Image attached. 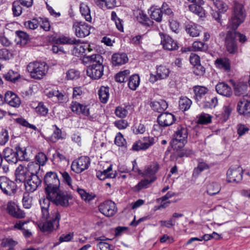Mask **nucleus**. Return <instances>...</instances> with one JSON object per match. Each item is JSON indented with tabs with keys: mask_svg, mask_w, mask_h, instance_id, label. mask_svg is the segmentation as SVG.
I'll use <instances>...</instances> for the list:
<instances>
[{
	"mask_svg": "<svg viewBox=\"0 0 250 250\" xmlns=\"http://www.w3.org/2000/svg\"><path fill=\"white\" fill-rule=\"evenodd\" d=\"M16 34L19 39V42H20L22 44H25L29 40V36L25 32L19 30L16 32Z\"/></svg>",
	"mask_w": 250,
	"mask_h": 250,
	"instance_id": "4d7b16f0",
	"label": "nucleus"
},
{
	"mask_svg": "<svg viewBox=\"0 0 250 250\" xmlns=\"http://www.w3.org/2000/svg\"><path fill=\"white\" fill-rule=\"evenodd\" d=\"M248 86L246 84L240 83L237 84L234 89V92L236 96H241L246 93L247 91Z\"/></svg>",
	"mask_w": 250,
	"mask_h": 250,
	"instance_id": "603ef678",
	"label": "nucleus"
},
{
	"mask_svg": "<svg viewBox=\"0 0 250 250\" xmlns=\"http://www.w3.org/2000/svg\"><path fill=\"white\" fill-rule=\"evenodd\" d=\"M130 70L125 69L117 73L115 76V80L118 83H124L128 80Z\"/></svg>",
	"mask_w": 250,
	"mask_h": 250,
	"instance_id": "a19ab883",
	"label": "nucleus"
},
{
	"mask_svg": "<svg viewBox=\"0 0 250 250\" xmlns=\"http://www.w3.org/2000/svg\"><path fill=\"white\" fill-rule=\"evenodd\" d=\"M72 111L77 114H83L88 116L90 114L89 109L88 105H83L77 102H72L71 104Z\"/></svg>",
	"mask_w": 250,
	"mask_h": 250,
	"instance_id": "412c9836",
	"label": "nucleus"
},
{
	"mask_svg": "<svg viewBox=\"0 0 250 250\" xmlns=\"http://www.w3.org/2000/svg\"><path fill=\"white\" fill-rule=\"evenodd\" d=\"M42 181L47 197L56 206H62V192L60 189V181L57 173L52 171L46 172Z\"/></svg>",
	"mask_w": 250,
	"mask_h": 250,
	"instance_id": "f257e3e1",
	"label": "nucleus"
},
{
	"mask_svg": "<svg viewBox=\"0 0 250 250\" xmlns=\"http://www.w3.org/2000/svg\"><path fill=\"white\" fill-rule=\"evenodd\" d=\"M176 151L177 152V157L179 158H183L185 157H191L193 155H194L193 151L190 148H181Z\"/></svg>",
	"mask_w": 250,
	"mask_h": 250,
	"instance_id": "6e6d98bb",
	"label": "nucleus"
},
{
	"mask_svg": "<svg viewBox=\"0 0 250 250\" xmlns=\"http://www.w3.org/2000/svg\"><path fill=\"white\" fill-rule=\"evenodd\" d=\"M193 90L194 94V99L198 104L202 102V99L208 91L207 87L200 85L193 86Z\"/></svg>",
	"mask_w": 250,
	"mask_h": 250,
	"instance_id": "393cba45",
	"label": "nucleus"
},
{
	"mask_svg": "<svg viewBox=\"0 0 250 250\" xmlns=\"http://www.w3.org/2000/svg\"><path fill=\"white\" fill-rule=\"evenodd\" d=\"M100 212L106 217H112L117 212L116 204L110 200L101 203L98 207Z\"/></svg>",
	"mask_w": 250,
	"mask_h": 250,
	"instance_id": "9d476101",
	"label": "nucleus"
},
{
	"mask_svg": "<svg viewBox=\"0 0 250 250\" xmlns=\"http://www.w3.org/2000/svg\"><path fill=\"white\" fill-rule=\"evenodd\" d=\"M176 121L175 116L167 112L160 114L157 117V122L160 126L166 127L172 125Z\"/></svg>",
	"mask_w": 250,
	"mask_h": 250,
	"instance_id": "dca6fc26",
	"label": "nucleus"
},
{
	"mask_svg": "<svg viewBox=\"0 0 250 250\" xmlns=\"http://www.w3.org/2000/svg\"><path fill=\"white\" fill-rule=\"evenodd\" d=\"M140 83V76L138 74H134L129 77L128 82V86L130 89L135 90L139 86Z\"/></svg>",
	"mask_w": 250,
	"mask_h": 250,
	"instance_id": "4c0bfd02",
	"label": "nucleus"
},
{
	"mask_svg": "<svg viewBox=\"0 0 250 250\" xmlns=\"http://www.w3.org/2000/svg\"><path fill=\"white\" fill-rule=\"evenodd\" d=\"M149 105L154 111L161 114L163 113L168 107V104L167 102L162 99L159 101H151Z\"/></svg>",
	"mask_w": 250,
	"mask_h": 250,
	"instance_id": "b1692460",
	"label": "nucleus"
},
{
	"mask_svg": "<svg viewBox=\"0 0 250 250\" xmlns=\"http://www.w3.org/2000/svg\"><path fill=\"white\" fill-rule=\"evenodd\" d=\"M50 202L52 201L48 197H42L40 200V204L42 210V218L44 219H48L50 217L49 212V208L50 205Z\"/></svg>",
	"mask_w": 250,
	"mask_h": 250,
	"instance_id": "4be33fe9",
	"label": "nucleus"
},
{
	"mask_svg": "<svg viewBox=\"0 0 250 250\" xmlns=\"http://www.w3.org/2000/svg\"><path fill=\"white\" fill-rule=\"evenodd\" d=\"M15 149L18 161L19 160L21 161H28L29 158L25 147H21L20 146H17Z\"/></svg>",
	"mask_w": 250,
	"mask_h": 250,
	"instance_id": "79ce46f5",
	"label": "nucleus"
},
{
	"mask_svg": "<svg viewBox=\"0 0 250 250\" xmlns=\"http://www.w3.org/2000/svg\"><path fill=\"white\" fill-rule=\"evenodd\" d=\"M189 2L192 3L188 5L189 10L193 13L202 18L205 16V10L202 7L204 4L203 0H187Z\"/></svg>",
	"mask_w": 250,
	"mask_h": 250,
	"instance_id": "2eb2a0df",
	"label": "nucleus"
},
{
	"mask_svg": "<svg viewBox=\"0 0 250 250\" xmlns=\"http://www.w3.org/2000/svg\"><path fill=\"white\" fill-rule=\"evenodd\" d=\"M112 165L111 164L106 169L97 171L96 173L97 177L100 180H104L107 178H115L117 175V173L116 171H115L114 172H111L112 170Z\"/></svg>",
	"mask_w": 250,
	"mask_h": 250,
	"instance_id": "5701e85b",
	"label": "nucleus"
},
{
	"mask_svg": "<svg viewBox=\"0 0 250 250\" xmlns=\"http://www.w3.org/2000/svg\"><path fill=\"white\" fill-rule=\"evenodd\" d=\"M20 77V75L17 72L10 70L5 75V79L9 81L15 82Z\"/></svg>",
	"mask_w": 250,
	"mask_h": 250,
	"instance_id": "69168bd1",
	"label": "nucleus"
},
{
	"mask_svg": "<svg viewBox=\"0 0 250 250\" xmlns=\"http://www.w3.org/2000/svg\"><path fill=\"white\" fill-rule=\"evenodd\" d=\"M46 95L49 98H53L55 101H58L62 99V94L60 92L59 90H50Z\"/></svg>",
	"mask_w": 250,
	"mask_h": 250,
	"instance_id": "680f3d73",
	"label": "nucleus"
},
{
	"mask_svg": "<svg viewBox=\"0 0 250 250\" xmlns=\"http://www.w3.org/2000/svg\"><path fill=\"white\" fill-rule=\"evenodd\" d=\"M62 39L59 38L54 40L52 45V50L55 53L59 52H62Z\"/></svg>",
	"mask_w": 250,
	"mask_h": 250,
	"instance_id": "bf43d9fd",
	"label": "nucleus"
},
{
	"mask_svg": "<svg viewBox=\"0 0 250 250\" xmlns=\"http://www.w3.org/2000/svg\"><path fill=\"white\" fill-rule=\"evenodd\" d=\"M0 188L8 195L14 194L17 190L16 184L5 176L0 177Z\"/></svg>",
	"mask_w": 250,
	"mask_h": 250,
	"instance_id": "9b49d317",
	"label": "nucleus"
},
{
	"mask_svg": "<svg viewBox=\"0 0 250 250\" xmlns=\"http://www.w3.org/2000/svg\"><path fill=\"white\" fill-rule=\"evenodd\" d=\"M91 161L88 156H81L73 161L71 165L72 170L77 173H81L88 169Z\"/></svg>",
	"mask_w": 250,
	"mask_h": 250,
	"instance_id": "1a4fd4ad",
	"label": "nucleus"
},
{
	"mask_svg": "<svg viewBox=\"0 0 250 250\" xmlns=\"http://www.w3.org/2000/svg\"><path fill=\"white\" fill-rule=\"evenodd\" d=\"M198 104L204 109H211L215 107L218 104V99L216 97H213L209 100L206 99L205 101H203Z\"/></svg>",
	"mask_w": 250,
	"mask_h": 250,
	"instance_id": "e433bc0d",
	"label": "nucleus"
},
{
	"mask_svg": "<svg viewBox=\"0 0 250 250\" xmlns=\"http://www.w3.org/2000/svg\"><path fill=\"white\" fill-rule=\"evenodd\" d=\"M213 3L220 13H224L228 10V6L223 1L221 0H213Z\"/></svg>",
	"mask_w": 250,
	"mask_h": 250,
	"instance_id": "052dcab7",
	"label": "nucleus"
},
{
	"mask_svg": "<svg viewBox=\"0 0 250 250\" xmlns=\"http://www.w3.org/2000/svg\"><path fill=\"white\" fill-rule=\"evenodd\" d=\"M84 65L89 64L86 69L87 75L92 80H99L104 75V58L99 54L84 56L82 59Z\"/></svg>",
	"mask_w": 250,
	"mask_h": 250,
	"instance_id": "f03ea898",
	"label": "nucleus"
},
{
	"mask_svg": "<svg viewBox=\"0 0 250 250\" xmlns=\"http://www.w3.org/2000/svg\"><path fill=\"white\" fill-rule=\"evenodd\" d=\"M161 44L165 50L169 51L176 50L179 48L177 42L173 39L169 35L160 33Z\"/></svg>",
	"mask_w": 250,
	"mask_h": 250,
	"instance_id": "ddd939ff",
	"label": "nucleus"
},
{
	"mask_svg": "<svg viewBox=\"0 0 250 250\" xmlns=\"http://www.w3.org/2000/svg\"><path fill=\"white\" fill-rule=\"evenodd\" d=\"M98 95L101 102L106 104L109 97V88L108 86H102L98 91Z\"/></svg>",
	"mask_w": 250,
	"mask_h": 250,
	"instance_id": "f704fd0d",
	"label": "nucleus"
},
{
	"mask_svg": "<svg viewBox=\"0 0 250 250\" xmlns=\"http://www.w3.org/2000/svg\"><path fill=\"white\" fill-rule=\"evenodd\" d=\"M212 116L205 112H202L198 117L197 123L199 125H208L212 122Z\"/></svg>",
	"mask_w": 250,
	"mask_h": 250,
	"instance_id": "a18cd8bd",
	"label": "nucleus"
},
{
	"mask_svg": "<svg viewBox=\"0 0 250 250\" xmlns=\"http://www.w3.org/2000/svg\"><path fill=\"white\" fill-rule=\"evenodd\" d=\"M148 13L151 20H155L157 22H160L163 20V13L160 7L158 6H152L148 10Z\"/></svg>",
	"mask_w": 250,
	"mask_h": 250,
	"instance_id": "bb28decb",
	"label": "nucleus"
},
{
	"mask_svg": "<svg viewBox=\"0 0 250 250\" xmlns=\"http://www.w3.org/2000/svg\"><path fill=\"white\" fill-rule=\"evenodd\" d=\"M128 106H118L116 107L114 113L116 116L121 119H124L125 118L128 113L127 110Z\"/></svg>",
	"mask_w": 250,
	"mask_h": 250,
	"instance_id": "09e8293b",
	"label": "nucleus"
},
{
	"mask_svg": "<svg viewBox=\"0 0 250 250\" xmlns=\"http://www.w3.org/2000/svg\"><path fill=\"white\" fill-rule=\"evenodd\" d=\"M200 27L193 22H190L186 26V32L191 37H196L199 36Z\"/></svg>",
	"mask_w": 250,
	"mask_h": 250,
	"instance_id": "473e14b6",
	"label": "nucleus"
},
{
	"mask_svg": "<svg viewBox=\"0 0 250 250\" xmlns=\"http://www.w3.org/2000/svg\"><path fill=\"white\" fill-rule=\"evenodd\" d=\"M61 218V215L59 211L54 210L51 212L49 219L44 222L40 223L39 227L42 231L50 232L53 229H58Z\"/></svg>",
	"mask_w": 250,
	"mask_h": 250,
	"instance_id": "0eeeda50",
	"label": "nucleus"
},
{
	"mask_svg": "<svg viewBox=\"0 0 250 250\" xmlns=\"http://www.w3.org/2000/svg\"><path fill=\"white\" fill-rule=\"evenodd\" d=\"M35 111L38 114L45 116L47 115L48 109L47 107L44 105L43 103L41 102L38 104V106L35 108Z\"/></svg>",
	"mask_w": 250,
	"mask_h": 250,
	"instance_id": "0e129e2a",
	"label": "nucleus"
},
{
	"mask_svg": "<svg viewBox=\"0 0 250 250\" xmlns=\"http://www.w3.org/2000/svg\"><path fill=\"white\" fill-rule=\"evenodd\" d=\"M35 160L37 161V164H39L41 167L44 166L46 164L47 161V157L44 153L40 152L36 155Z\"/></svg>",
	"mask_w": 250,
	"mask_h": 250,
	"instance_id": "e2e57ef3",
	"label": "nucleus"
},
{
	"mask_svg": "<svg viewBox=\"0 0 250 250\" xmlns=\"http://www.w3.org/2000/svg\"><path fill=\"white\" fill-rule=\"evenodd\" d=\"M220 185L217 182H212L207 186V192L209 195H214L220 191Z\"/></svg>",
	"mask_w": 250,
	"mask_h": 250,
	"instance_id": "c03bdc74",
	"label": "nucleus"
},
{
	"mask_svg": "<svg viewBox=\"0 0 250 250\" xmlns=\"http://www.w3.org/2000/svg\"><path fill=\"white\" fill-rule=\"evenodd\" d=\"M169 68L165 65H157L156 68V73L158 74L160 80L167 79L170 73Z\"/></svg>",
	"mask_w": 250,
	"mask_h": 250,
	"instance_id": "2f4dec72",
	"label": "nucleus"
},
{
	"mask_svg": "<svg viewBox=\"0 0 250 250\" xmlns=\"http://www.w3.org/2000/svg\"><path fill=\"white\" fill-rule=\"evenodd\" d=\"M91 27L87 23L83 21L76 22L73 26L75 35L78 38H84L88 36L90 33Z\"/></svg>",
	"mask_w": 250,
	"mask_h": 250,
	"instance_id": "f8f14e48",
	"label": "nucleus"
},
{
	"mask_svg": "<svg viewBox=\"0 0 250 250\" xmlns=\"http://www.w3.org/2000/svg\"><path fill=\"white\" fill-rule=\"evenodd\" d=\"M32 197L28 193H24L22 198V205L25 208H31L32 204Z\"/></svg>",
	"mask_w": 250,
	"mask_h": 250,
	"instance_id": "338daca9",
	"label": "nucleus"
},
{
	"mask_svg": "<svg viewBox=\"0 0 250 250\" xmlns=\"http://www.w3.org/2000/svg\"><path fill=\"white\" fill-rule=\"evenodd\" d=\"M95 3L100 7L105 6L108 9H112L116 6V0H94Z\"/></svg>",
	"mask_w": 250,
	"mask_h": 250,
	"instance_id": "37998d69",
	"label": "nucleus"
},
{
	"mask_svg": "<svg viewBox=\"0 0 250 250\" xmlns=\"http://www.w3.org/2000/svg\"><path fill=\"white\" fill-rule=\"evenodd\" d=\"M169 26L171 31L175 33H179L180 31V23L175 17L168 20Z\"/></svg>",
	"mask_w": 250,
	"mask_h": 250,
	"instance_id": "5fc2aeb1",
	"label": "nucleus"
},
{
	"mask_svg": "<svg viewBox=\"0 0 250 250\" xmlns=\"http://www.w3.org/2000/svg\"><path fill=\"white\" fill-rule=\"evenodd\" d=\"M40 169L41 167L39 164H37L35 162H29L25 167L20 165L16 169V178L22 180L26 176L39 175Z\"/></svg>",
	"mask_w": 250,
	"mask_h": 250,
	"instance_id": "39448f33",
	"label": "nucleus"
},
{
	"mask_svg": "<svg viewBox=\"0 0 250 250\" xmlns=\"http://www.w3.org/2000/svg\"><path fill=\"white\" fill-rule=\"evenodd\" d=\"M27 70L30 77L35 80H41L47 73L46 63L44 62H33L27 66Z\"/></svg>",
	"mask_w": 250,
	"mask_h": 250,
	"instance_id": "423d86ee",
	"label": "nucleus"
},
{
	"mask_svg": "<svg viewBox=\"0 0 250 250\" xmlns=\"http://www.w3.org/2000/svg\"><path fill=\"white\" fill-rule=\"evenodd\" d=\"M236 108L240 115L246 118H250V101L244 99L239 101Z\"/></svg>",
	"mask_w": 250,
	"mask_h": 250,
	"instance_id": "f3484780",
	"label": "nucleus"
},
{
	"mask_svg": "<svg viewBox=\"0 0 250 250\" xmlns=\"http://www.w3.org/2000/svg\"><path fill=\"white\" fill-rule=\"evenodd\" d=\"M192 50L194 51L206 52L208 46L207 43L201 41H195L192 43Z\"/></svg>",
	"mask_w": 250,
	"mask_h": 250,
	"instance_id": "8fccbe9b",
	"label": "nucleus"
},
{
	"mask_svg": "<svg viewBox=\"0 0 250 250\" xmlns=\"http://www.w3.org/2000/svg\"><path fill=\"white\" fill-rule=\"evenodd\" d=\"M156 179V177H154L150 179L141 180L136 186L132 188V190L134 192H138L142 189L147 188L148 185L154 182Z\"/></svg>",
	"mask_w": 250,
	"mask_h": 250,
	"instance_id": "7c9ffc66",
	"label": "nucleus"
},
{
	"mask_svg": "<svg viewBox=\"0 0 250 250\" xmlns=\"http://www.w3.org/2000/svg\"><path fill=\"white\" fill-rule=\"evenodd\" d=\"M77 190L82 199L85 202H89L93 200L96 196L94 194L88 193L84 189L79 188H77Z\"/></svg>",
	"mask_w": 250,
	"mask_h": 250,
	"instance_id": "3c124183",
	"label": "nucleus"
},
{
	"mask_svg": "<svg viewBox=\"0 0 250 250\" xmlns=\"http://www.w3.org/2000/svg\"><path fill=\"white\" fill-rule=\"evenodd\" d=\"M136 20L139 23L145 27H150L154 24L153 21L142 11L139 12L136 16Z\"/></svg>",
	"mask_w": 250,
	"mask_h": 250,
	"instance_id": "c756f323",
	"label": "nucleus"
},
{
	"mask_svg": "<svg viewBox=\"0 0 250 250\" xmlns=\"http://www.w3.org/2000/svg\"><path fill=\"white\" fill-rule=\"evenodd\" d=\"M4 102L14 107H19L21 104V101L19 96L11 91H7L5 93Z\"/></svg>",
	"mask_w": 250,
	"mask_h": 250,
	"instance_id": "a211bd4d",
	"label": "nucleus"
},
{
	"mask_svg": "<svg viewBox=\"0 0 250 250\" xmlns=\"http://www.w3.org/2000/svg\"><path fill=\"white\" fill-rule=\"evenodd\" d=\"M128 61L125 53H115L111 57V62L113 66H119L126 63Z\"/></svg>",
	"mask_w": 250,
	"mask_h": 250,
	"instance_id": "6ab92c4d",
	"label": "nucleus"
},
{
	"mask_svg": "<svg viewBox=\"0 0 250 250\" xmlns=\"http://www.w3.org/2000/svg\"><path fill=\"white\" fill-rule=\"evenodd\" d=\"M246 17V11L244 4L237 1H234L229 27L231 29L236 30L244 21Z\"/></svg>",
	"mask_w": 250,
	"mask_h": 250,
	"instance_id": "7ed1b4c3",
	"label": "nucleus"
},
{
	"mask_svg": "<svg viewBox=\"0 0 250 250\" xmlns=\"http://www.w3.org/2000/svg\"><path fill=\"white\" fill-rule=\"evenodd\" d=\"M80 11L82 16L85 19V20L87 21L91 22L92 21V17L89 6H88L86 3L82 2L80 5Z\"/></svg>",
	"mask_w": 250,
	"mask_h": 250,
	"instance_id": "c9c22d12",
	"label": "nucleus"
},
{
	"mask_svg": "<svg viewBox=\"0 0 250 250\" xmlns=\"http://www.w3.org/2000/svg\"><path fill=\"white\" fill-rule=\"evenodd\" d=\"M227 175L229 182L238 183L242 179L243 172L239 168L235 169L229 168Z\"/></svg>",
	"mask_w": 250,
	"mask_h": 250,
	"instance_id": "aec40b11",
	"label": "nucleus"
},
{
	"mask_svg": "<svg viewBox=\"0 0 250 250\" xmlns=\"http://www.w3.org/2000/svg\"><path fill=\"white\" fill-rule=\"evenodd\" d=\"M3 156L6 162L10 164H15L18 162L17 154L15 150L10 147H6L2 152Z\"/></svg>",
	"mask_w": 250,
	"mask_h": 250,
	"instance_id": "a878e982",
	"label": "nucleus"
},
{
	"mask_svg": "<svg viewBox=\"0 0 250 250\" xmlns=\"http://www.w3.org/2000/svg\"><path fill=\"white\" fill-rule=\"evenodd\" d=\"M22 6L17 0L13 2L12 10L14 17H19L21 14L23 10Z\"/></svg>",
	"mask_w": 250,
	"mask_h": 250,
	"instance_id": "864d4df0",
	"label": "nucleus"
},
{
	"mask_svg": "<svg viewBox=\"0 0 250 250\" xmlns=\"http://www.w3.org/2000/svg\"><path fill=\"white\" fill-rule=\"evenodd\" d=\"M235 32H228L225 42L227 51L230 54H234L237 52V45L235 40Z\"/></svg>",
	"mask_w": 250,
	"mask_h": 250,
	"instance_id": "4468645a",
	"label": "nucleus"
},
{
	"mask_svg": "<svg viewBox=\"0 0 250 250\" xmlns=\"http://www.w3.org/2000/svg\"><path fill=\"white\" fill-rule=\"evenodd\" d=\"M111 20L115 22L117 29L119 31L123 32L124 31V21L118 17L116 12L114 11L111 12Z\"/></svg>",
	"mask_w": 250,
	"mask_h": 250,
	"instance_id": "ea45409f",
	"label": "nucleus"
},
{
	"mask_svg": "<svg viewBox=\"0 0 250 250\" xmlns=\"http://www.w3.org/2000/svg\"><path fill=\"white\" fill-rule=\"evenodd\" d=\"M216 92L220 95L229 97L232 95L231 88L225 83H219L215 87Z\"/></svg>",
	"mask_w": 250,
	"mask_h": 250,
	"instance_id": "c85d7f7f",
	"label": "nucleus"
},
{
	"mask_svg": "<svg viewBox=\"0 0 250 250\" xmlns=\"http://www.w3.org/2000/svg\"><path fill=\"white\" fill-rule=\"evenodd\" d=\"M214 64L217 68L225 71L229 72L231 69L230 61L226 57L217 58Z\"/></svg>",
	"mask_w": 250,
	"mask_h": 250,
	"instance_id": "cd10ccee",
	"label": "nucleus"
},
{
	"mask_svg": "<svg viewBox=\"0 0 250 250\" xmlns=\"http://www.w3.org/2000/svg\"><path fill=\"white\" fill-rule=\"evenodd\" d=\"M16 181L20 182H24L25 189L29 192L35 191L41 185L42 180L39 175H33L32 176H25V179L21 180V179H16Z\"/></svg>",
	"mask_w": 250,
	"mask_h": 250,
	"instance_id": "6e6552de",
	"label": "nucleus"
},
{
	"mask_svg": "<svg viewBox=\"0 0 250 250\" xmlns=\"http://www.w3.org/2000/svg\"><path fill=\"white\" fill-rule=\"evenodd\" d=\"M89 45L85 44H81L78 43L77 44H75L72 50L73 54L77 57H82V56H84V54L87 49H89Z\"/></svg>",
	"mask_w": 250,
	"mask_h": 250,
	"instance_id": "72a5a7b5",
	"label": "nucleus"
},
{
	"mask_svg": "<svg viewBox=\"0 0 250 250\" xmlns=\"http://www.w3.org/2000/svg\"><path fill=\"white\" fill-rule=\"evenodd\" d=\"M188 129L186 125H179L172 136L170 145L174 150L183 148L188 143Z\"/></svg>",
	"mask_w": 250,
	"mask_h": 250,
	"instance_id": "20e7f679",
	"label": "nucleus"
},
{
	"mask_svg": "<svg viewBox=\"0 0 250 250\" xmlns=\"http://www.w3.org/2000/svg\"><path fill=\"white\" fill-rule=\"evenodd\" d=\"M161 9L163 13V17H166L167 20L175 17L174 12L167 3L163 2L161 6Z\"/></svg>",
	"mask_w": 250,
	"mask_h": 250,
	"instance_id": "58836bf2",
	"label": "nucleus"
},
{
	"mask_svg": "<svg viewBox=\"0 0 250 250\" xmlns=\"http://www.w3.org/2000/svg\"><path fill=\"white\" fill-rule=\"evenodd\" d=\"M160 166L157 162L153 163L148 166L145 172L147 176H152L151 178L156 177L155 174L158 171Z\"/></svg>",
	"mask_w": 250,
	"mask_h": 250,
	"instance_id": "49530a36",
	"label": "nucleus"
},
{
	"mask_svg": "<svg viewBox=\"0 0 250 250\" xmlns=\"http://www.w3.org/2000/svg\"><path fill=\"white\" fill-rule=\"evenodd\" d=\"M54 127L53 133L50 137V140L53 143H55L58 141L62 137V130L59 129L56 125H53Z\"/></svg>",
	"mask_w": 250,
	"mask_h": 250,
	"instance_id": "13d9d810",
	"label": "nucleus"
},
{
	"mask_svg": "<svg viewBox=\"0 0 250 250\" xmlns=\"http://www.w3.org/2000/svg\"><path fill=\"white\" fill-rule=\"evenodd\" d=\"M40 22L41 21H39L37 19H33L31 20L25 21L24 26L27 28L34 30L38 28Z\"/></svg>",
	"mask_w": 250,
	"mask_h": 250,
	"instance_id": "774afa93",
	"label": "nucleus"
},
{
	"mask_svg": "<svg viewBox=\"0 0 250 250\" xmlns=\"http://www.w3.org/2000/svg\"><path fill=\"white\" fill-rule=\"evenodd\" d=\"M192 101L187 97H181L179 101L180 109L182 111H187L190 107Z\"/></svg>",
	"mask_w": 250,
	"mask_h": 250,
	"instance_id": "de8ad7c7",
	"label": "nucleus"
}]
</instances>
